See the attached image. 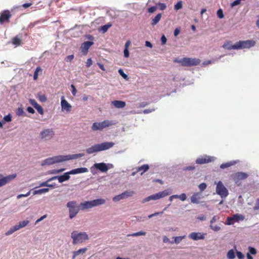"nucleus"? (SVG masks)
Returning a JSON list of instances; mask_svg holds the SVG:
<instances>
[{"label": "nucleus", "instance_id": "nucleus-1", "mask_svg": "<svg viewBox=\"0 0 259 259\" xmlns=\"http://www.w3.org/2000/svg\"><path fill=\"white\" fill-rule=\"evenodd\" d=\"M84 153L74 154L67 155H58L49 157L42 161L41 165H50L55 163H60L72 159H76L83 157Z\"/></svg>", "mask_w": 259, "mask_h": 259}, {"label": "nucleus", "instance_id": "nucleus-2", "mask_svg": "<svg viewBox=\"0 0 259 259\" xmlns=\"http://www.w3.org/2000/svg\"><path fill=\"white\" fill-rule=\"evenodd\" d=\"M112 142H105L93 145L86 149V152L89 154H94L98 152L105 151L111 148L114 145Z\"/></svg>", "mask_w": 259, "mask_h": 259}, {"label": "nucleus", "instance_id": "nucleus-3", "mask_svg": "<svg viewBox=\"0 0 259 259\" xmlns=\"http://www.w3.org/2000/svg\"><path fill=\"white\" fill-rule=\"evenodd\" d=\"M71 238L72 239V244L76 245L81 244L89 239L87 233L85 232L73 231L71 233Z\"/></svg>", "mask_w": 259, "mask_h": 259}, {"label": "nucleus", "instance_id": "nucleus-4", "mask_svg": "<svg viewBox=\"0 0 259 259\" xmlns=\"http://www.w3.org/2000/svg\"><path fill=\"white\" fill-rule=\"evenodd\" d=\"M174 61L180 63L184 66H196L200 63V60L199 59L191 58H184L181 59H176Z\"/></svg>", "mask_w": 259, "mask_h": 259}, {"label": "nucleus", "instance_id": "nucleus-5", "mask_svg": "<svg viewBox=\"0 0 259 259\" xmlns=\"http://www.w3.org/2000/svg\"><path fill=\"white\" fill-rule=\"evenodd\" d=\"M66 207L68 208L69 217L70 219L75 217L79 211V207L76 201H69L66 204Z\"/></svg>", "mask_w": 259, "mask_h": 259}, {"label": "nucleus", "instance_id": "nucleus-6", "mask_svg": "<svg viewBox=\"0 0 259 259\" xmlns=\"http://www.w3.org/2000/svg\"><path fill=\"white\" fill-rule=\"evenodd\" d=\"M216 185V193L222 198H226L229 195V191L222 181L214 182Z\"/></svg>", "mask_w": 259, "mask_h": 259}, {"label": "nucleus", "instance_id": "nucleus-7", "mask_svg": "<svg viewBox=\"0 0 259 259\" xmlns=\"http://www.w3.org/2000/svg\"><path fill=\"white\" fill-rule=\"evenodd\" d=\"M113 124L110 120H105L100 122H94L92 126V130L94 131H101Z\"/></svg>", "mask_w": 259, "mask_h": 259}, {"label": "nucleus", "instance_id": "nucleus-8", "mask_svg": "<svg viewBox=\"0 0 259 259\" xmlns=\"http://www.w3.org/2000/svg\"><path fill=\"white\" fill-rule=\"evenodd\" d=\"M255 45V41L253 40H240L236 43V50L249 49Z\"/></svg>", "mask_w": 259, "mask_h": 259}, {"label": "nucleus", "instance_id": "nucleus-9", "mask_svg": "<svg viewBox=\"0 0 259 259\" xmlns=\"http://www.w3.org/2000/svg\"><path fill=\"white\" fill-rule=\"evenodd\" d=\"M217 159V157L214 156H209L204 154L199 156L195 160V162L197 164H204L214 161Z\"/></svg>", "mask_w": 259, "mask_h": 259}, {"label": "nucleus", "instance_id": "nucleus-10", "mask_svg": "<svg viewBox=\"0 0 259 259\" xmlns=\"http://www.w3.org/2000/svg\"><path fill=\"white\" fill-rule=\"evenodd\" d=\"M90 169L91 172L95 175L97 174L96 170H99L102 172H106L108 171V167L106 163H96L91 167Z\"/></svg>", "mask_w": 259, "mask_h": 259}, {"label": "nucleus", "instance_id": "nucleus-11", "mask_svg": "<svg viewBox=\"0 0 259 259\" xmlns=\"http://www.w3.org/2000/svg\"><path fill=\"white\" fill-rule=\"evenodd\" d=\"M54 134L52 128H46L40 133V138L43 141H49L53 137Z\"/></svg>", "mask_w": 259, "mask_h": 259}, {"label": "nucleus", "instance_id": "nucleus-12", "mask_svg": "<svg viewBox=\"0 0 259 259\" xmlns=\"http://www.w3.org/2000/svg\"><path fill=\"white\" fill-rule=\"evenodd\" d=\"M135 194L133 191H125L120 194L115 196L113 197L112 200L114 202H118L121 200L126 199L129 197L132 196Z\"/></svg>", "mask_w": 259, "mask_h": 259}, {"label": "nucleus", "instance_id": "nucleus-13", "mask_svg": "<svg viewBox=\"0 0 259 259\" xmlns=\"http://www.w3.org/2000/svg\"><path fill=\"white\" fill-rule=\"evenodd\" d=\"M171 191L170 189L165 190L163 191L159 192L157 193L150 195L151 200H156L161 198H163L170 194H171Z\"/></svg>", "mask_w": 259, "mask_h": 259}, {"label": "nucleus", "instance_id": "nucleus-14", "mask_svg": "<svg viewBox=\"0 0 259 259\" xmlns=\"http://www.w3.org/2000/svg\"><path fill=\"white\" fill-rule=\"evenodd\" d=\"M16 177V174L10 175L6 177H3L2 175L0 174V187L12 181Z\"/></svg>", "mask_w": 259, "mask_h": 259}, {"label": "nucleus", "instance_id": "nucleus-15", "mask_svg": "<svg viewBox=\"0 0 259 259\" xmlns=\"http://www.w3.org/2000/svg\"><path fill=\"white\" fill-rule=\"evenodd\" d=\"M247 174L244 172H238L235 174L233 177V180L235 183L239 185V182L241 180H244L248 177Z\"/></svg>", "mask_w": 259, "mask_h": 259}, {"label": "nucleus", "instance_id": "nucleus-16", "mask_svg": "<svg viewBox=\"0 0 259 259\" xmlns=\"http://www.w3.org/2000/svg\"><path fill=\"white\" fill-rule=\"evenodd\" d=\"M204 234L199 232H192L189 235V238L193 240H202L205 238Z\"/></svg>", "mask_w": 259, "mask_h": 259}, {"label": "nucleus", "instance_id": "nucleus-17", "mask_svg": "<svg viewBox=\"0 0 259 259\" xmlns=\"http://www.w3.org/2000/svg\"><path fill=\"white\" fill-rule=\"evenodd\" d=\"M94 44V42L91 41H87L83 42L81 46L80 49L81 52L84 54H86L89 48Z\"/></svg>", "mask_w": 259, "mask_h": 259}, {"label": "nucleus", "instance_id": "nucleus-18", "mask_svg": "<svg viewBox=\"0 0 259 259\" xmlns=\"http://www.w3.org/2000/svg\"><path fill=\"white\" fill-rule=\"evenodd\" d=\"M11 15L8 11L3 12L0 16V23L3 24L5 21L9 20Z\"/></svg>", "mask_w": 259, "mask_h": 259}, {"label": "nucleus", "instance_id": "nucleus-19", "mask_svg": "<svg viewBox=\"0 0 259 259\" xmlns=\"http://www.w3.org/2000/svg\"><path fill=\"white\" fill-rule=\"evenodd\" d=\"M201 198V194L199 192L194 193L190 198L191 202L194 204H199Z\"/></svg>", "mask_w": 259, "mask_h": 259}, {"label": "nucleus", "instance_id": "nucleus-20", "mask_svg": "<svg viewBox=\"0 0 259 259\" xmlns=\"http://www.w3.org/2000/svg\"><path fill=\"white\" fill-rule=\"evenodd\" d=\"M70 171L64 173L62 175L58 176V181L59 183H62L65 181L69 180L70 178V175H71Z\"/></svg>", "mask_w": 259, "mask_h": 259}, {"label": "nucleus", "instance_id": "nucleus-21", "mask_svg": "<svg viewBox=\"0 0 259 259\" xmlns=\"http://www.w3.org/2000/svg\"><path fill=\"white\" fill-rule=\"evenodd\" d=\"M61 104L62 110H66V111H69L70 110L71 108V106L64 99V97L63 96H62L61 98Z\"/></svg>", "mask_w": 259, "mask_h": 259}, {"label": "nucleus", "instance_id": "nucleus-22", "mask_svg": "<svg viewBox=\"0 0 259 259\" xmlns=\"http://www.w3.org/2000/svg\"><path fill=\"white\" fill-rule=\"evenodd\" d=\"M88 169L86 167H79L70 170L71 175H76L78 174L85 173L88 172Z\"/></svg>", "mask_w": 259, "mask_h": 259}, {"label": "nucleus", "instance_id": "nucleus-23", "mask_svg": "<svg viewBox=\"0 0 259 259\" xmlns=\"http://www.w3.org/2000/svg\"><path fill=\"white\" fill-rule=\"evenodd\" d=\"M88 250V248L86 247L80 248L76 251H74L72 252L73 255L72 257V259H75L76 257L79 255H83Z\"/></svg>", "mask_w": 259, "mask_h": 259}, {"label": "nucleus", "instance_id": "nucleus-24", "mask_svg": "<svg viewBox=\"0 0 259 259\" xmlns=\"http://www.w3.org/2000/svg\"><path fill=\"white\" fill-rule=\"evenodd\" d=\"M238 162H239V160H232V161L227 162L226 163H222V164L220 165V167L221 169H225L226 168H228L231 166H233V165L238 163Z\"/></svg>", "mask_w": 259, "mask_h": 259}, {"label": "nucleus", "instance_id": "nucleus-25", "mask_svg": "<svg viewBox=\"0 0 259 259\" xmlns=\"http://www.w3.org/2000/svg\"><path fill=\"white\" fill-rule=\"evenodd\" d=\"M80 206L82 207V209H89L94 207L93 200L87 201L80 203Z\"/></svg>", "mask_w": 259, "mask_h": 259}, {"label": "nucleus", "instance_id": "nucleus-26", "mask_svg": "<svg viewBox=\"0 0 259 259\" xmlns=\"http://www.w3.org/2000/svg\"><path fill=\"white\" fill-rule=\"evenodd\" d=\"M112 104L117 108H122L124 107L126 105L125 102L118 100L112 101Z\"/></svg>", "mask_w": 259, "mask_h": 259}, {"label": "nucleus", "instance_id": "nucleus-27", "mask_svg": "<svg viewBox=\"0 0 259 259\" xmlns=\"http://www.w3.org/2000/svg\"><path fill=\"white\" fill-rule=\"evenodd\" d=\"M162 17V15L161 13H158L157 14L154 18H153L151 20V25L152 26L156 25L159 21L160 20Z\"/></svg>", "mask_w": 259, "mask_h": 259}, {"label": "nucleus", "instance_id": "nucleus-28", "mask_svg": "<svg viewBox=\"0 0 259 259\" xmlns=\"http://www.w3.org/2000/svg\"><path fill=\"white\" fill-rule=\"evenodd\" d=\"M94 207L97 206L99 205H103L105 203L106 201L105 199L102 198H98L93 200Z\"/></svg>", "mask_w": 259, "mask_h": 259}, {"label": "nucleus", "instance_id": "nucleus-29", "mask_svg": "<svg viewBox=\"0 0 259 259\" xmlns=\"http://www.w3.org/2000/svg\"><path fill=\"white\" fill-rule=\"evenodd\" d=\"M149 169L148 164H144L141 166L137 167V171H141V175H142L144 172H146Z\"/></svg>", "mask_w": 259, "mask_h": 259}, {"label": "nucleus", "instance_id": "nucleus-30", "mask_svg": "<svg viewBox=\"0 0 259 259\" xmlns=\"http://www.w3.org/2000/svg\"><path fill=\"white\" fill-rule=\"evenodd\" d=\"M112 26V24L108 23L100 27L99 28V31L102 32L103 33H105L108 30V29Z\"/></svg>", "mask_w": 259, "mask_h": 259}, {"label": "nucleus", "instance_id": "nucleus-31", "mask_svg": "<svg viewBox=\"0 0 259 259\" xmlns=\"http://www.w3.org/2000/svg\"><path fill=\"white\" fill-rule=\"evenodd\" d=\"M185 235L181 236H177L172 237V239H174V241H170V244L175 243L176 244H179L183 239L185 238Z\"/></svg>", "mask_w": 259, "mask_h": 259}, {"label": "nucleus", "instance_id": "nucleus-32", "mask_svg": "<svg viewBox=\"0 0 259 259\" xmlns=\"http://www.w3.org/2000/svg\"><path fill=\"white\" fill-rule=\"evenodd\" d=\"M235 47H236V44H235L234 45H231L230 42H228L224 44L223 46V48L228 50H236V48H235Z\"/></svg>", "mask_w": 259, "mask_h": 259}, {"label": "nucleus", "instance_id": "nucleus-33", "mask_svg": "<svg viewBox=\"0 0 259 259\" xmlns=\"http://www.w3.org/2000/svg\"><path fill=\"white\" fill-rule=\"evenodd\" d=\"M49 188H42L38 190H34L33 192V195H37V194H41L43 193H46L48 192H49Z\"/></svg>", "mask_w": 259, "mask_h": 259}, {"label": "nucleus", "instance_id": "nucleus-34", "mask_svg": "<svg viewBox=\"0 0 259 259\" xmlns=\"http://www.w3.org/2000/svg\"><path fill=\"white\" fill-rule=\"evenodd\" d=\"M233 219L234 220V222H237L239 221H243L244 219V217L239 213H236L233 216Z\"/></svg>", "mask_w": 259, "mask_h": 259}, {"label": "nucleus", "instance_id": "nucleus-35", "mask_svg": "<svg viewBox=\"0 0 259 259\" xmlns=\"http://www.w3.org/2000/svg\"><path fill=\"white\" fill-rule=\"evenodd\" d=\"M29 223V221L28 220L23 221L22 222H19L18 225H16L18 230H19L21 228H24Z\"/></svg>", "mask_w": 259, "mask_h": 259}, {"label": "nucleus", "instance_id": "nucleus-36", "mask_svg": "<svg viewBox=\"0 0 259 259\" xmlns=\"http://www.w3.org/2000/svg\"><path fill=\"white\" fill-rule=\"evenodd\" d=\"M65 170V169L64 168L58 169H51L48 171V174L49 175L58 174L64 171Z\"/></svg>", "mask_w": 259, "mask_h": 259}, {"label": "nucleus", "instance_id": "nucleus-37", "mask_svg": "<svg viewBox=\"0 0 259 259\" xmlns=\"http://www.w3.org/2000/svg\"><path fill=\"white\" fill-rule=\"evenodd\" d=\"M227 257L228 259H234L235 258V251L232 249L228 251L227 254Z\"/></svg>", "mask_w": 259, "mask_h": 259}, {"label": "nucleus", "instance_id": "nucleus-38", "mask_svg": "<svg viewBox=\"0 0 259 259\" xmlns=\"http://www.w3.org/2000/svg\"><path fill=\"white\" fill-rule=\"evenodd\" d=\"M146 235V232L144 231H139L138 232L134 233L132 234H129L127 235V237H137L139 236H144Z\"/></svg>", "mask_w": 259, "mask_h": 259}, {"label": "nucleus", "instance_id": "nucleus-39", "mask_svg": "<svg viewBox=\"0 0 259 259\" xmlns=\"http://www.w3.org/2000/svg\"><path fill=\"white\" fill-rule=\"evenodd\" d=\"M21 42V39L18 37L17 36L14 37L12 39V43L13 45L16 46H19L20 45Z\"/></svg>", "mask_w": 259, "mask_h": 259}, {"label": "nucleus", "instance_id": "nucleus-40", "mask_svg": "<svg viewBox=\"0 0 259 259\" xmlns=\"http://www.w3.org/2000/svg\"><path fill=\"white\" fill-rule=\"evenodd\" d=\"M17 230H18L16 226L15 225L14 227L10 228L7 232H6L5 234L7 236L10 235Z\"/></svg>", "mask_w": 259, "mask_h": 259}, {"label": "nucleus", "instance_id": "nucleus-41", "mask_svg": "<svg viewBox=\"0 0 259 259\" xmlns=\"http://www.w3.org/2000/svg\"><path fill=\"white\" fill-rule=\"evenodd\" d=\"M37 97L38 98L39 100L41 102H45L47 100L46 95H42L40 93L37 94Z\"/></svg>", "mask_w": 259, "mask_h": 259}, {"label": "nucleus", "instance_id": "nucleus-42", "mask_svg": "<svg viewBox=\"0 0 259 259\" xmlns=\"http://www.w3.org/2000/svg\"><path fill=\"white\" fill-rule=\"evenodd\" d=\"M119 74L125 79L127 80L128 79V75L126 74L122 69H119L118 70Z\"/></svg>", "mask_w": 259, "mask_h": 259}, {"label": "nucleus", "instance_id": "nucleus-43", "mask_svg": "<svg viewBox=\"0 0 259 259\" xmlns=\"http://www.w3.org/2000/svg\"><path fill=\"white\" fill-rule=\"evenodd\" d=\"M177 198H179L181 201H184L187 199V196L185 193H182L180 195H177Z\"/></svg>", "mask_w": 259, "mask_h": 259}, {"label": "nucleus", "instance_id": "nucleus-44", "mask_svg": "<svg viewBox=\"0 0 259 259\" xmlns=\"http://www.w3.org/2000/svg\"><path fill=\"white\" fill-rule=\"evenodd\" d=\"M17 115L18 116H23L25 114V112L21 108H18L16 111Z\"/></svg>", "mask_w": 259, "mask_h": 259}, {"label": "nucleus", "instance_id": "nucleus-45", "mask_svg": "<svg viewBox=\"0 0 259 259\" xmlns=\"http://www.w3.org/2000/svg\"><path fill=\"white\" fill-rule=\"evenodd\" d=\"M3 119L5 122H10L12 120V116L10 114H8L5 116Z\"/></svg>", "mask_w": 259, "mask_h": 259}, {"label": "nucleus", "instance_id": "nucleus-46", "mask_svg": "<svg viewBox=\"0 0 259 259\" xmlns=\"http://www.w3.org/2000/svg\"><path fill=\"white\" fill-rule=\"evenodd\" d=\"M182 8V2L179 1L178 2L174 7L175 10H179L181 9Z\"/></svg>", "mask_w": 259, "mask_h": 259}, {"label": "nucleus", "instance_id": "nucleus-47", "mask_svg": "<svg viewBox=\"0 0 259 259\" xmlns=\"http://www.w3.org/2000/svg\"><path fill=\"white\" fill-rule=\"evenodd\" d=\"M250 254L254 255L256 253V250L255 248L249 246L248 247V252Z\"/></svg>", "mask_w": 259, "mask_h": 259}, {"label": "nucleus", "instance_id": "nucleus-48", "mask_svg": "<svg viewBox=\"0 0 259 259\" xmlns=\"http://www.w3.org/2000/svg\"><path fill=\"white\" fill-rule=\"evenodd\" d=\"M199 189L202 192L207 187L206 184L205 183H202L198 186Z\"/></svg>", "mask_w": 259, "mask_h": 259}, {"label": "nucleus", "instance_id": "nucleus-49", "mask_svg": "<svg viewBox=\"0 0 259 259\" xmlns=\"http://www.w3.org/2000/svg\"><path fill=\"white\" fill-rule=\"evenodd\" d=\"M217 14L218 17L220 19H222L224 17L223 11L221 9H220L217 11Z\"/></svg>", "mask_w": 259, "mask_h": 259}, {"label": "nucleus", "instance_id": "nucleus-50", "mask_svg": "<svg viewBox=\"0 0 259 259\" xmlns=\"http://www.w3.org/2000/svg\"><path fill=\"white\" fill-rule=\"evenodd\" d=\"M35 108L40 114L42 115L44 114V110L41 106H40L39 104H38V105H37Z\"/></svg>", "mask_w": 259, "mask_h": 259}, {"label": "nucleus", "instance_id": "nucleus-51", "mask_svg": "<svg viewBox=\"0 0 259 259\" xmlns=\"http://www.w3.org/2000/svg\"><path fill=\"white\" fill-rule=\"evenodd\" d=\"M234 223H235V222H234V220L233 219V217L227 218V223H226L227 225H233Z\"/></svg>", "mask_w": 259, "mask_h": 259}, {"label": "nucleus", "instance_id": "nucleus-52", "mask_svg": "<svg viewBox=\"0 0 259 259\" xmlns=\"http://www.w3.org/2000/svg\"><path fill=\"white\" fill-rule=\"evenodd\" d=\"M210 228L211 230H212L214 231L217 232L221 230L220 227L218 226H213L212 224L210 225Z\"/></svg>", "mask_w": 259, "mask_h": 259}, {"label": "nucleus", "instance_id": "nucleus-53", "mask_svg": "<svg viewBox=\"0 0 259 259\" xmlns=\"http://www.w3.org/2000/svg\"><path fill=\"white\" fill-rule=\"evenodd\" d=\"M30 193H31V190H30L29 191H28V192L26 194H19V195L17 196V199H20V198H22V197H27V196H28L29 195H30Z\"/></svg>", "mask_w": 259, "mask_h": 259}, {"label": "nucleus", "instance_id": "nucleus-54", "mask_svg": "<svg viewBox=\"0 0 259 259\" xmlns=\"http://www.w3.org/2000/svg\"><path fill=\"white\" fill-rule=\"evenodd\" d=\"M30 104L34 107L35 108L36 107L37 105H38V103L36 102V101L34 99H30L29 100Z\"/></svg>", "mask_w": 259, "mask_h": 259}, {"label": "nucleus", "instance_id": "nucleus-55", "mask_svg": "<svg viewBox=\"0 0 259 259\" xmlns=\"http://www.w3.org/2000/svg\"><path fill=\"white\" fill-rule=\"evenodd\" d=\"M241 2L240 0H235L233 3H231V8H233L235 6H238L240 4Z\"/></svg>", "mask_w": 259, "mask_h": 259}, {"label": "nucleus", "instance_id": "nucleus-56", "mask_svg": "<svg viewBox=\"0 0 259 259\" xmlns=\"http://www.w3.org/2000/svg\"><path fill=\"white\" fill-rule=\"evenodd\" d=\"M236 255L239 259H243L244 257V254L240 251H236Z\"/></svg>", "mask_w": 259, "mask_h": 259}, {"label": "nucleus", "instance_id": "nucleus-57", "mask_svg": "<svg viewBox=\"0 0 259 259\" xmlns=\"http://www.w3.org/2000/svg\"><path fill=\"white\" fill-rule=\"evenodd\" d=\"M158 7L160 10H164L165 9L166 6V5L164 3H159L158 4Z\"/></svg>", "mask_w": 259, "mask_h": 259}, {"label": "nucleus", "instance_id": "nucleus-58", "mask_svg": "<svg viewBox=\"0 0 259 259\" xmlns=\"http://www.w3.org/2000/svg\"><path fill=\"white\" fill-rule=\"evenodd\" d=\"M156 9H157L156 6H152V7H150L149 8H148V12L150 13H153L155 11H156Z\"/></svg>", "mask_w": 259, "mask_h": 259}, {"label": "nucleus", "instance_id": "nucleus-59", "mask_svg": "<svg viewBox=\"0 0 259 259\" xmlns=\"http://www.w3.org/2000/svg\"><path fill=\"white\" fill-rule=\"evenodd\" d=\"M195 168V167L194 166H189L185 167L183 168V170H185V171H191V170H193Z\"/></svg>", "mask_w": 259, "mask_h": 259}, {"label": "nucleus", "instance_id": "nucleus-60", "mask_svg": "<svg viewBox=\"0 0 259 259\" xmlns=\"http://www.w3.org/2000/svg\"><path fill=\"white\" fill-rule=\"evenodd\" d=\"M155 110V108H151L148 109H145L143 111V113L144 114H148Z\"/></svg>", "mask_w": 259, "mask_h": 259}, {"label": "nucleus", "instance_id": "nucleus-61", "mask_svg": "<svg viewBox=\"0 0 259 259\" xmlns=\"http://www.w3.org/2000/svg\"><path fill=\"white\" fill-rule=\"evenodd\" d=\"M74 58V55H71L67 56L65 59L66 62H71Z\"/></svg>", "mask_w": 259, "mask_h": 259}, {"label": "nucleus", "instance_id": "nucleus-62", "mask_svg": "<svg viewBox=\"0 0 259 259\" xmlns=\"http://www.w3.org/2000/svg\"><path fill=\"white\" fill-rule=\"evenodd\" d=\"M93 62L91 58H89L86 62V66L90 67L92 65Z\"/></svg>", "mask_w": 259, "mask_h": 259}, {"label": "nucleus", "instance_id": "nucleus-63", "mask_svg": "<svg viewBox=\"0 0 259 259\" xmlns=\"http://www.w3.org/2000/svg\"><path fill=\"white\" fill-rule=\"evenodd\" d=\"M219 218L217 215H214V217H213V218L211 219V220L210 221V224H212L213 223L217 221H218L219 220Z\"/></svg>", "mask_w": 259, "mask_h": 259}, {"label": "nucleus", "instance_id": "nucleus-64", "mask_svg": "<svg viewBox=\"0 0 259 259\" xmlns=\"http://www.w3.org/2000/svg\"><path fill=\"white\" fill-rule=\"evenodd\" d=\"M253 209L254 210H257L259 209V198L257 199L255 205L253 207Z\"/></svg>", "mask_w": 259, "mask_h": 259}]
</instances>
